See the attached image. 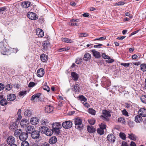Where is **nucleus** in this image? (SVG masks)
Listing matches in <instances>:
<instances>
[{
  "mask_svg": "<svg viewBox=\"0 0 146 146\" xmlns=\"http://www.w3.org/2000/svg\"><path fill=\"white\" fill-rule=\"evenodd\" d=\"M82 119L79 117L74 119V122L76 128L79 130L83 129V125L82 123Z\"/></svg>",
  "mask_w": 146,
  "mask_h": 146,
  "instance_id": "nucleus-1",
  "label": "nucleus"
},
{
  "mask_svg": "<svg viewBox=\"0 0 146 146\" xmlns=\"http://www.w3.org/2000/svg\"><path fill=\"white\" fill-rule=\"evenodd\" d=\"M52 130L57 134H59L60 132V129L61 127V124L59 123L55 122L52 125Z\"/></svg>",
  "mask_w": 146,
  "mask_h": 146,
  "instance_id": "nucleus-2",
  "label": "nucleus"
},
{
  "mask_svg": "<svg viewBox=\"0 0 146 146\" xmlns=\"http://www.w3.org/2000/svg\"><path fill=\"white\" fill-rule=\"evenodd\" d=\"M31 136L33 139H39L40 137V133L39 131L34 130L31 134Z\"/></svg>",
  "mask_w": 146,
  "mask_h": 146,
  "instance_id": "nucleus-3",
  "label": "nucleus"
},
{
  "mask_svg": "<svg viewBox=\"0 0 146 146\" xmlns=\"http://www.w3.org/2000/svg\"><path fill=\"white\" fill-rule=\"evenodd\" d=\"M72 125V122L70 121H66L62 123V127L65 129H69Z\"/></svg>",
  "mask_w": 146,
  "mask_h": 146,
  "instance_id": "nucleus-4",
  "label": "nucleus"
},
{
  "mask_svg": "<svg viewBox=\"0 0 146 146\" xmlns=\"http://www.w3.org/2000/svg\"><path fill=\"white\" fill-rule=\"evenodd\" d=\"M27 17L31 20H35L38 19L36 13L32 12H29L27 14Z\"/></svg>",
  "mask_w": 146,
  "mask_h": 146,
  "instance_id": "nucleus-5",
  "label": "nucleus"
},
{
  "mask_svg": "<svg viewBox=\"0 0 146 146\" xmlns=\"http://www.w3.org/2000/svg\"><path fill=\"white\" fill-rule=\"evenodd\" d=\"M28 134L26 132L21 133L19 136L20 139L22 141H25L28 138Z\"/></svg>",
  "mask_w": 146,
  "mask_h": 146,
  "instance_id": "nucleus-6",
  "label": "nucleus"
},
{
  "mask_svg": "<svg viewBox=\"0 0 146 146\" xmlns=\"http://www.w3.org/2000/svg\"><path fill=\"white\" fill-rule=\"evenodd\" d=\"M35 130V127L33 125H28L26 128V132L31 134Z\"/></svg>",
  "mask_w": 146,
  "mask_h": 146,
  "instance_id": "nucleus-7",
  "label": "nucleus"
},
{
  "mask_svg": "<svg viewBox=\"0 0 146 146\" xmlns=\"http://www.w3.org/2000/svg\"><path fill=\"white\" fill-rule=\"evenodd\" d=\"M18 127V124L17 122H12L10 123L9 129L11 130H15Z\"/></svg>",
  "mask_w": 146,
  "mask_h": 146,
  "instance_id": "nucleus-8",
  "label": "nucleus"
},
{
  "mask_svg": "<svg viewBox=\"0 0 146 146\" xmlns=\"http://www.w3.org/2000/svg\"><path fill=\"white\" fill-rule=\"evenodd\" d=\"M42 49L44 50H47L50 47V43L47 41H45L42 43Z\"/></svg>",
  "mask_w": 146,
  "mask_h": 146,
  "instance_id": "nucleus-9",
  "label": "nucleus"
},
{
  "mask_svg": "<svg viewBox=\"0 0 146 146\" xmlns=\"http://www.w3.org/2000/svg\"><path fill=\"white\" fill-rule=\"evenodd\" d=\"M107 138L109 142L114 143L115 141V138L113 135H108Z\"/></svg>",
  "mask_w": 146,
  "mask_h": 146,
  "instance_id": "nucleus-10",
  "label": "nucleus"
},
{
  "mask_svg": "<svg viewBox=\"0 0 146 146\" xmlns=\"http://www.w3.org/2000/svg\"><path fill=\"white\" fill-rule=\"evenodd\" d=\"M7 143L9 145L14 144L15 142V138L12 136H9L6 140Z\"/></svg>",
  "mask_w": 146,
  "mask_h": 146,
  "instance_id": "nucleus-11",
  "label": "nucleus"
},
{
  "mask_svg": "<svg viewBox=\"0 0 146 146\" xmlns=\"http://www.w3.org/2000/svg\"><path fill=\"white\" fill-rule=\"evenodd\" d=\"M44 74V70L42 68H41L37 71V75L39 77H42Z\"/></svg>",
  "mask_w": 146,
  "mask_h": 146,
  "instance_id": "nucleus-12",
  "label": "nucleus"
},
{
  "mask_svg": "<svg viewBox=\"0 0 146 146\" xmlns=\"http://www.w3.org/2000/svg\"><path fill=\"white\" fill-rule=\"evenodd\" d=\"M39 119L38 117H32L30 120V122L33 125L37 124L38 123Z\"/></svg>",
  "mask_w": 146,
  "mask_h": 146,
  "instance_id": "nucleus-13",
  "label": "nucleus"
},
{
  "mask_svg": "<svg viewBox=\"0 0 146 146\" xmlns=\"http://www.w3.org/2000/svg\"><path fill=\"white\" fill-rule=\"evenodd\" d=\"M138 113L141 116L145 117L146 116V108H141L139 110Z\"/></svg>",
  "mask_w": 146,
  "mask_h": 146,
  "instance_id": "nucleus-14",
  "label": "nucleus"
},
{
  "mask_svg": "<svg viewBox=\"0 0 146 146\" xmlns=\"http://www.w3.org/2000/svg\"><path fill=\"white\" fill-rule=\"evenodd\" d=\"M16 98V96L14 94H10L7 96V99L8 101H12L14 100Z\"/></svg>",
  "mask_w": 146,
  "mask_h": 146,
  "instance_id": "nucleus-15",
  "label": "nucleus"
},
{
  "mask_svg": "<svg viewBox=\"0 0 146 146\" xmlns=\"http://www.w3.org/2000/svg\"><path fill=\"white\" fill-rule=\"evenodd\" d=\"M27 119H23L20 122V125L21 127H25L27 125Z\"/></svg>",
  "mask_w": 146,
  "mask_h": 146,
  "instance_id": "nucleus-16",
  "label": "nucleus"
},
{
  "mask_svg": "<svg viewBox=\"0 0 146 146\" xmlns=\"http://www.w3.org/2000/svg\"><path fill=\"white\" fill-rule=\"evenodd\" d=\"M57 141V139L55 136L51 137L49 140V143L51 144H54L56 143Z\"/></svg>",
  "mask_w": 146,
  "mask_h": 146,
  "instance_id": "nucleus-17",
  "label": "nucleus"
},
{
  "mask_svg": "<svg viewBox=\"0 0 146 146\" xmlns=\"http://www.w3.org/2000/svg\"><path fill=\"white\" fill-rule=\"evenodd\" d=\"M36 34L38 37H42L44 35L43 31L40 29H38L36 30Z\"/></svg>",
  "mask_w": 146,
  "mask_h": 146,
  "instance_id": "nucleus-18",
  "label": "nucleus"
},
{
  "mask_svg": "<svg viewBox=\"0 0 146 146\" xmlns=\"http://www.w3.org/2000/svg\"><path fill=\"white\" fill-rule=\"evenodd\" d=\"M40 58L42 61L45 62L47 60L48 57L45 54H42L40 56Z\"/></svg>",
  "mask_w": 146,
  "mask_h": 146,
  "instance_id": "nucleus-19",
  "label": "nucleus"
},
{
  "mask_svg": "<svg viewBox=\"0 0 146 146\" xmlns=\"http://www.w3.org/2000/svg\"><path fill=\"white\" fill-rule=\"evenodd\" d=\"M71 75L72 79L74 81H77L78 80L79 76L78 74L75 72L71 73Z\"/></svg>",
  "mask_w": 146,
  "mask_h": 146,
  "instance_id": "nucleus-20",
  "label": "nucleus"
},
{
  "mask_svg": "<svg viewBox=\"0 0 146 146\" xmlns=\"http://www.w3.org/2000/svg\"><path fill=\"white\" fill-rule=\"evenodd\" d=\"M31 5V3L27 1H25L23 2L21 6L22 7L25 8H27L29 7Z\"/></svg>",
  "mask_w": 146,
  "mask_h": 146,
  "instance_id": "nucleus-21",
  "label": "nucleus"
},
{
  "mask_svg": "<svg viewBox=\"0 0 146 146\" xmlns=\"http://www.w3.org/2000/svg\"><path fill=\"white\" fill-rule=\"evenodd\" d=\"M53 108L52 106L50 105L46 106L45 107V111L47 113H50L53 110Z\"/></svg>",
  "mask_w": 146,
  "mask_h": 146,
  "instance_id": "nucleus-22",
  "label": "nucleus"
},
{
  "mask_svg": "<svg viewBox=\"0 0 146 146\" xmlns=\"http://www.w3.org/2000/svg\"><path fill=\"white\" fill-rule=\"evenodd\" d=\"M87 130L88 132L90 133L94 132L96 131V129L92 125H88L87 126Z\"/></svg>",
  "mask_w": 146,
  "mask_h": 146,
  "instance_id": "nucleus-23",
  "label": "nucleus"
},
{
  "mask_svg": "<svg viewBox=\"0 0 146 146\" xmlns=\"http://www.w3.org/2000/svg\"><path fill=\"white\" fill-rule=\"evenodd\" d=\"M92 52L93 53V56L96 58H99L100 57L101 55L99 52L94 50H92Z\"/></svg>",
  "mask_w": 146,
  "mask_h": 146,
  "instance_id": "nucleus-24",
  "label": "nucleus"
},
{
  "mask_svg": "<svg viewBox=\"0 0 146 146\" xmlns=\"http://www.w3.org/2000/svg\"><path fill=\"white\" fill-rule=\"evenodd\" d=\"M40 95V93L35 94L32 96L31 100H39V98Z\"/></svg>",
  "mask_w": 146,
  "mask_h": 146,
  "instance_id": "nucleus-25",
  "label": "nucleus"
},
{
  "mask_svg": "<svg viewBox=\"0 0 146 146\" xmlns=\"http://www.w3.org/2000/svg\"><path fill=\"white\" fill-rule=\"evenodd\" d=\"M141 116L139 114L135 117V121L137 123H140L142 122L143 119Z\"/></svg>",
  "mask_w": 146,
  "mask_h": 146,
  "instance_id": "nucleus-26",
  "label": "nucleus"
},
{
  "mask_svg": "<svg viewBox=\"0 0 146 146\" xmlns=\"http://www.w3.org/2000/svg\"><path fill=\"white\" fill-rule=\"evenodd\" d=\"M53 133V130L52 129L48 128V129L44 133L47 136H50Z\"/></svg>",
  "mask_w": 146,
  "mask_h": 146,
  "instance_id": "nucleus-27",
  "label": "nucleus"
},
{
  "mask_svg": "<svg viewBox=\"0 0 146 146\" xmlns=\"http://www.w3.org/2000/svg\"><path fill=\"white\" fill-rule=\"evenodd\" d=\"M102 114L104 116L107 117L111 116L110 113L108 111L106 110L102 111Z\"/></svg>",
  "mask_w": 146,
  "mask_h": 146,
  "instance_id": "nucleus-28",
  "label": "nucleus"
},
{
  "mask_svg": "<svg viewBox=\"0 0 146 146\" xmlns=\"http://www.w3.org/2000/svg\"><path fill=\"white\" fill-rule=\"evenodd\" d=\"M8 102H7L6 99L3 98L0 101V103L2 106H5L7 105Z\"/></svg>",
  "mask_w": 146,
  "mask_h": 146,
  "instance_id": "nucleus-29",
  "label": "nucleus"
},
{
  "mask_svg": "<svg viewBox=\"0 0 146 146\" xmlns=\"http://www.w3.org/2000/svg\"><path fill=\"white\" fill-rule=\"evenodd\" d=\"M48 129V128L46 126L43 125L40 126L39 128V130H40V131H42L44 133Z\"/></svg>",
  "mask_w": 146,
  "mask_h": 146,
  "instance_id": "nucleus-30",
  "label": "nucleus"
},
{
  "mask_svg": "<svg viewBox=\"0 0 146 146\" xmlns=\"http://www.w3.org/2000/svg\"><path fill=\"white\" fill-rule=\"evenodd\" d=\"M91 56L90 54L87 53L85 54L84 56V59L86 61H88L91 58Z\"/></svg>",
  "mask_w": 146,
  "mask_h": 146,
  "instance_id": "nucleus-31",
  "label": "nucleus"
},
{
  "mask_svg": "<svg viewBox=\"0 0 146 146\" xmlns=\"http://www.w3.org/2000/svg\"><path fill=\"white\" fill-rule=\"evenodd\" d=\"M32 115V112L30 110H27L25 112V115L27 117H30Z\"/></svg>",
  "mask_w": 146,
  "mask_h": 146,
  "instance_id": "nucleus-32",
  "label": "nucleus"
},
{
  "mask_svg": "<svg viewBox=\"0 0 146 146\" xmlns=\"http://www.w3.org/2000/svg\"><path fill=\"white\" fill-rule=\"evenodd\" d=\"M41 121L42 125L43 126L48 125L49 123L48 121L46 119H42Z\"/></svg>",
  "mask_w": 146,
  "mask_h": 146,
  "instance_id": "nucleus-33",
  "label": "nucleus"
},
{
  "mask_svg": "<svg viewBox=\"0 0 146 146\" xmlns=\"http://www.w3.org/2000/svg\"><path fill=\"white\" fill-rule=\"evenodd\" d=\"M79 99L82 101V103H84L87 101V99L83 96H80L78 97Z\"/></svg>",
  "mask_w": 146,
  "mask_h": 146,
  "instance_id": "nucleus-34",
  "label": "nucleus"
},
{
  "mask_svg": "<svg viewBox=\"0 0 146 146\" xmlns=\"http://www.w3.org/2000/svg\"><path fill=\"white\" fill-rule=\"evenodd\" d=\"M141 70L143 72L146 71V64H142L140 66Z\"/></svg>",
  "mask_w": 146,
  "mask_h": 146,
  "instance_id": "nucleus-35",
  "label": "nucleus"
},
{
  "mask_svg": "<svg viewBox=\"0 0 146 146\" xmlns=\"http://www.w3.org/2000/svg\"><path fill=\"white\" fill-rule=\"evenodd\" d=\"M128 135V137L129 139L134 141L136 140L137 137L135 135L133 134H129Z\"/></svg>",
  "mask_w": 146,
  "mask_h": 146,
  "instance_id": "nucleus-36",
  "label": "nucleus"
},
{
  "mask_svg": "<svg viewBox=\"0 0 146 146\" xmlns=\"http://www.w3.org/2000/svg\"><path fill=\"white\" fill-rule=\"evenodd\" d=\"M88 112L90 114L93 115H95L96 111L92 108H89L88 110Z\"/></svg>",
  "mask_w": 146,
  "mask_h": 146,
  "instance_id": "nucleus-37",
  "label": "nucleus"
},
{
  "mask_svg": "<svg viewBox=\"0 0 146 146\" xmlns=\"http://www.w3.org/2000/svg\"><path fill=\"white\" fill-rule=\"evenodd\" d=\"M142 102L143 103L146 104V95H142L140 98Z\"/></svg>",
  "mask_w": 146,
  "mask_h": 146,
  "instance_id": "nucleus-38",
  "label": "nucleus"
},
{
  "mask_svg": "<svg viewBox=\"0 0 146 146\" xmlns=\"http://www.w3.org/2000/svg\"><path fill=\"white\" fill-rule=\"evenodd\" d=\"M21 133L22 132L20 129L15 130L14 132V134L15 136L17 137L18 135L20 134H21Z\"/></svg>",
  "mask_w": 146,
  "mask_h": 146,
  "instance_id": "nucleus-39",
  "label": "nucleus"
},
{
  "mask_svg": "<svg viewBox=\"0 0 146 146\" xmlns=\"http://www.w3.org/2000/svg\"><path fill=\"white\" fill-rule=\"evenodd\" d=\"M119 136L123 140H125L126 139L125 134L123 133L120 132L119 133Z\"/></svg>",
  "mask_w": 146,
  "mask_h": 146,
  "instance_id": "nucleus-40",
  "label": "nucleus"
},
{
  "mask_svg": "<svg viewBox=\"0 0 146 146\" xmlns=\"http://www.w3.org/2000/svg\"><path fill=\"white\" fill-rule=\"evenodd\" d=\"M97 133L100 135H102L104 133V129L101 128L97 129Z\"/></svg>",
  "mask_w": 146,
  "mask_h": 146,
  "instance_id": "nucleus-41",
  "label": "nucleus"
},
{
  "mask_svg": "<svg viewBox=\"0 0 146 146\" xmlns=\"http://www.w3.org/2000/svg\"><path fill=\"white\" fill-rule=\"evenodd\" d=\"M104 84H106V86L108 87L111 85V82L109 79H108L106 80Z\"/></svg>",
  "mask_w": 146,
  "mask_h": 146,
  "instance_id": "nucleus-42",
  "label": "nucleus"
},
{
  "mask_svg": "<svg viewBox=\"0 0 146 146\" xmlns=\"http://www.w3.org/2000/svg\"><path fill=\"white\" fill-rule=\"evenodd\" d=\"M21 146H29V144L27 141H22L21 143Z\"/></svg>",
  "mask_w": 146,
  "mask_h": 146,
  "instance_id": "nucleus-43",
  "label": "nucleus"
},
{
  "mask_svg": "<svg viewBox=\"0 0 146 146\" xmlns=\"http://www.w3.org/2000/svg\"><path fill=\"white\" fill-rule=\"evenodd\" d=\"M36 84L34 82H31L29 83L28 87L29 88L33 87L35 86Z\"/></svg>",
  "mask_w": 146,
  "mask_h": 146,
  "instance_id": "nucleus-44",
  "label": "nucleus"
},
{
  "mask_svg": "<svg viewBox=\"0 0 146 146\" xmlns=\"http://www.w3.org/2000/svg\"><path fill=\"white\" fill-rule=\"evenodd\" d=\"M125 119L124 118L122 117L119 118L118 119V122L124 123L125 122Z\"/></svg>",
  "mask_w": 146,
  "mask_h": 146,
  "instance_id": "nucleus-45",
  "label": "nucleus"
},
{
  "mask_svg": "<svg viewBox=\"0 0 146 146\" xmlns=\"http://www.w3.org/2000/svg\"><path fill=\"white\" fill-rule=\"evenodd\" d=\"M82 59L78 58L76 60L75 63L78 64H82Z\"/></svg>",
  "mask_w": 146,
  "mask_h": 146,
  "instance_id": "nucleus-46",
  "label": "nucleus"
},
{
  "mask_svg": "<svg viewBox=\"0 0 146 146\" xmlns=\"http://www.w3.org/2000/svg\"><path fill=\"white\" fill-rule=\"evenodd\" d=\"M80 89L79 86H73V88H72L73 91H75V92L79 91Z\"/></svg>",
  "mask_w": 146,
  "mask_h": 146,
  "instance_id": "nucleus-47",
  "label": "nucleus"
},
{
  "mask_svg": "<svg viewBox=\"0 0 146 146\" xmlns=\"http://www.w3.org/2000/svg\"><path fill=\"white\" fill-rule=\"evenodd\" d=\"M88 121L89 123L92 125H94L95 123V120L93 119H89Z\"/></svg>",
  "mask_w": 146,
  "mask_h": 146,
  "instance_id": "nucleus-48",
  "label": "nucleus"
},
{
  "mask_svg": "<svg viewBox=\"0 0 146 146\" xmlns=\"http://www.w3.org/2000/svg\"><path fill=\"white\" fill-rule=\"evenodd\" d=\"M12 88V86L9 84L7 85L5 87V90L7 91L10 90Z\"/></svg>",
  "mask_w": 146,
  "mask_h": 146,
  "instance_id": "nucleus-49",
  "label": "nucleus"
},
{
  "mask_svg": "<svg viewBox=\"0 0 146 146\" xmlns=\"http://www.w3.org/2000/svg\"><path fill=\"white\" fill-rule=\"evenodd\" d=\"M102 57L105 59H110V57L106 55L105 53H102Z\"/></svg>",
  "mask_w": 146,
  "mask_h": 146,
  "instance_id": "nucleus-50",
  "label": "nucleus"
},
{
  "mask_svg": "<svg viewBox=\"0 0 146 146\" xmlns=\"http://www.w3.org/2000/svg\"><path fill=\"white\" fill-rule=\"evenodd\" d=\"M126 3L125 1H120L119 2L117 3H116L115 4V5H123L125 4Z\"/></svg>",
  "mask_w": 146,
  "mask_h": 146,
  "instance_id": "nucleus-51",
  "label": "nucleus"
},
{
  "mask_svg": "<svg viewBox=\"0 0 146 146\" xmlns=\"http://www.w3.org/2000/svg\"><path fill=\"white\" fill-rule=\"evenodd\" d=\"M42 88L44 90H46L48 92L50 91V88L46 85H44L42 87Z\"/></svg>",
  "mask_w": 146,
  "mask_h": 146,
  "instance_id": "nucleus-52",
  "label": "nucleus"
},
{
  "mask_svg": "<svg viewBox=\"0 0 146 146\" xmlns=\"http://www.w3.org/2000/svg\"><path fill=\"white\" fill-rule=\"evenodd\" d=\"M106 38V36H104L100 38H98L95 39V40H105Z\"/></svg>",
  "mask_w": 146,
  "mask_h": 146,
  "instance_id": "nucleus-53",
  "label": "nucleus"
},
{
  "mask_svg": "<svg viewBox=\"0 0 146 146\" xmlns=\"http://www.w3.org/2000/svg\"><path fill=\"white\" fill-rule=\"evenodd\" d=\"M122 113L123 115L126 116H128V113L126 110L124 109L122 111Z\"/></svg>",
  "mask_w": 146,
  "mask_h": 146,
  "instance_id": "nucleus-54",
  "label": "nucleus"
},
{
  "mask_svg": "<svg viewBox=\"0 0 146 146\" xmlns=\"http://www.w3.org/2000/svg\"><path fill=\"white\" fill-rule=\"evenodd\" d=\"M106 125L104 123H102L100 125V128L102 129H106Z\"/></svg>",
  "mask_w": 146,
  "mask_h": 146,
  "instance_id": "nucleus-55",
  "label": "nucleus"
},
{
  "mask_svg": "<svg viewBox=\"0 0 146 146\" xmlns=\"http://www.w3.org/2000/svg\"><path fill=\"white\" fill-rule=\"evenodd\" d=\"M63 40H64V42H71V40L70 39H69L67 38H64L63 39Z\"/></svg>",
  "mask_w": 146,
  "mask_h": 146,
  "instance_id": "nucleus-56",
  "label": "nucleus"
},
{
  "mask_svg": "<svg viewBox=\"0 0 146 146\" xmlns=\"http://www.w3.org/2000/svg\"><path fill=\"white\" fill-rule=\"evenodd\" d=\"M128 124L130 127H133L134 126V122L131 121H128Z\"/></svg>",
  "mask_w": 146,
  "mask_h": 146,
  "instance_id": "nucleus-57",
  "label": "nucleus"
},
{
  "mask_svg": "<svg viewBox=\"0 0 146 146\" xmlns=\"http://www.w3.org/2000/svg\"><path fill=\"white\" fill-rule=\"evenodd\" d=\"M88 34L87 33H81L79 34V36L80 37H86L88 36Z\"/></svg>",
  "mask_w": 146,
  "mask_h": 146,
  "instance_id": "nucleus-58",
  "label": "nucleus"
},
{
  "mask_svg": "<svg viewBox=\"0 0 146 146\" xmlns=\"http://www.w3.org/2000/svg\"><path fill=\"white\" fill-rule=\"evenodd\" d=\"M27 92L26 91H21L19 92V95L21 96H23L24 95H25L26 94Z\"/></svg>",
  "mask_w": 146,
  "mask_h": 146,
  "instance_id": "nucleus-59",
  "label": "nucleus"
},
{
  "mask_svg": "<svg viewBox=\"0 0 146 146\" xmlns=\"http://www.w3.org/2000/svg\"><path fill=\"white\" fill-rule=\"evenodd\" d=\"M0 48H3V50H5V48L4 47V45L3 42H0Z\"/></svg>",
  "mask_w": 146,
  "mask_h": 146,
  "instance_id": "nucleus-60",
  "label": "nucleus"
},
{
  "mask_svg": "<svg viewBox=\"0 0 146 146\" xmlns=\"http://www.w3.org/2000/svg\"><path fill=\"white\" fill-rule=\"evenodd\" d=\"M129 64H130L129 63H121V65H122L124 66H127V67L129 66Z\"/></svg>",
  "mask_w": 146,
  "mask_h": 146,
  "instance_id": "nucleus-61",
  "label": "nucleus"
},
{
  "mask_svg": "<svg viewBox=\"0 0 146 146\" xmlns=\"http://www.w3.org/2000/svg\"><path fill=\"white\" fill-rule=\"evenodd\" d=\"M5 88L4 84L2 83H0V91L3 90Z\"/></svg>",
  "mask_w": 146,
  "mask_h": 146,
  "instance_id": "nucleus-62",
  "label": "nucleus"
},
{
  "mask_svg": "<svg viewBox=\"0 0 146 146\" xmlns=\"http://www.w3.org/2000/svg\"><path fill=\"white\" fill-rule=\"evenodd\" d=\"M121 146H128L127 143L124 141L122 142Z\"/></svg>",
  "mask_w": 146,
  "mask_h": 146,
  "instance_id": "nucleus-63",
  "label": "nucleus"
},
{
  "mask_svg": "<svg viewBox=\"0 0 146 146\" xmlns=\"http://www.w3.org/2000/svg\"><path fill=\"white\" fill-rule=\"evenodd\" d=\"M41 146H50V145L48 143L45 142L42 143Z\"/></svg>",
  "mask_w": 146,
  "mask_h": 146,
  "instance_id": "nucleus-64",
  "label": "nucleus"
}]
</instances>
